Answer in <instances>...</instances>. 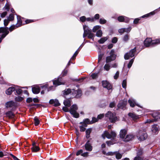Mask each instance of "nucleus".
<instances>
[{
	"mask_svg": "<svg viewBox=\"0 0 160 160\" xmlns=\"http://www.w3.org/2000/svg\"><path fill=\"white\" fill-rule=\"evenodd\" d=\"M18 27L15 25H12L9 28L8 27H0V33H2L1 37L0 38V43L1 42L2 40L9 33L8 29L10 32H12L13 30Z\"/></svg>",
	"mask_w": 160,
	"mask_h": 160,
	"instance_id": "f257e3e1",
	"label": "nucleus"
},
{
	"mask_svg": "<svg viewBox=\"0 0 160 160\" xmlns=\"http://www.w3.org/2000/svg\"><path fill=\"white\" fill-rule=\"evenodd\" d=\"M72 92L74 97L76 98L80 97L82 95V91L80 89L78 90H74L73 89H71L69 88L65 89L63 91L64 95H67Z\"/></svg>",
	"mask_w": 160,
	"mask_h": 160,
	"instance_id": "f03ea898",
	"label": "nucleus"
},
{
	"mask_svg": "<svg viewBox=\"0 0 160 160\" xmlns=\"http://www.w3.org/2000/svg\"><path fill=\"white\" fill-rule=\"evenodd\" d=\"M106 118H108L110 122H114L118 119L116 114L115 113H112L111 111H108L105 115Z\"/></svg>",
	"mask_w": 160,
	"mask_h": 160,
	"instance_id": "7ed1b4c3",
	"label": "nucleus"
},
{
	"mask_svg": "<svg viewBox=\"0 0 160 160\" xmlns=\"http://www.w3.org/2000/svg\"><path fill=\"white\" fill-rule=\"evenodd\" d=\"M160 43V39H159L152 41L151 38H147L144 42V45L146 47H148L150 45L157 44Z\"/></svg>",
	"mask_w": 160,
	"mask_h": 160,
	"instance_id": "20e7f679",
	"label": "nucleus"
},
{
	"mask_svg": "<svg viewBox=\"0 0 160 160\" xmlns=\"http://www.w3.org/2000/svg\"><path fill=\"white\" fill-rule=\"evenodd\" d=\"M137 136L138 139L142 141L145 140L147 137V134L144 130H139L137 134Z\"/></svg>",
	"mask_w": 160,
	"mask_h": 160,
	"instance_id": "39448f33",
	"label": "nucleus"
},
{
	"mask_svg": "<svg viewBox=\"0 0 160 160\" xmlns=\"http://www.w3.org/2000/svg\"><path fill=\"white\" fill-rule=\"evenodd\" d=\"M78 109V107L77 105L74 104L72 106L69 111L70 113L75 118H78L79 116V114L77 112Z\"/></svg>",
	"mask_w": 160,
	"mask_h": 160,
	"instance_id": "423d86ee",
	"label": "nucleus"
},
{
	"mask_svg": "<svg viewBox=\"0 0 160 160\" xmlns=\"http://www.w3.org/2000/svg\"><path fill=\"white\" fill-rule=\"evenodd\" d=\"M116 136V133L113 131L111 132L110 133H109L107 131H105L103 134H102V137L103 139H105L106 137L108 139H114Z\"/></svg>",
	"mask_w": 160,
	"mask_h": 160,
	"instance_id": "0eeeda50",
	"label": "nucleus"
},
{
	"mask_svg": "<svg viewBox=\"0 0 160 160\" xmlns=\"http://www.w3.org/2000/svg\"><path fill=\"white\" fill-rule=\"evenodd\" d=\"M110 55L106 58V62L107 63L111 62L115 59L116 57V55L115 53V51L112 49L109 53Z\"/></svg>",
	"mask_w": 160,
	"mask_h": 160,
	"instance_id": "6e6552de",
	"label": "nucleus"
},
{
	"mask_svg": "<svg viewBox=\"0 0 160 160\" xmlns=\"http://www.w3.org/2000/svg\"><path fill=\"white\" fill-rule=\"evenodd\" d=\"M136 48L130 51L129 53H127L124 55V58L126 60L130 58H132L134 56L135 52L136 51Z\"/></svg>",
	"mask_w": 160,
	"mask_h": 160,
	"instance_id": "1a4fd4ad",
	"label": "nucleus"
},
{
	"mask_svg": "<svg viewBox=\"0 0 160 160\" xmlns=\"http://www.w3.org/2000/svg\"><path fill=\"white\" fill-rule=\"evenodd\" d=\"M64 84V82H62V78H58L56 80L53 81V84L55 86V87Z\"/></svg>",
	"mask_w": 160,
	"mask_h": 160,
	"instance_id": "9d476101",
	"label": "nucleus"
},
{
	"mask_svg": "<svg viewBox=\"0 0 160 160\" xmlns=\"http://www.w3.org/2000/svg\"><path fill=\"white\" fill-rule=\"evenodd\" d=\"M102 84L103 87L107 88L108 90L111 89L112 88L111 84L107 81H102Z\"/></svg>",
	"mask_w": 160,
	"mask_h": 160,
	"instance_id": "9b49d317",
	"label": "nucleus"
},
{
	"mask_svg": "<svg viewBox=\"0 0 160 160\" xmlns=\"http://www.w3.org/2000/svg\"><path fill=\"white\" fill-rule=\"evenodd\" d=\"M49 103L50 104H53L55 107L59 106L60 105L59 101L57 99H51L49 102Z\"/></svg>",
	"mask_w": 160,
	"mask_h": 160,
	"instance_id": "f8f14e48",
	"label": "nucleus"
},
{
	"mask_svg": "<svg viewBox=\"0 0 160 160\" xmlns=\"http://www.w3.org/2000/svg\"><path fill=\"white\" fill-rule=\"evenodd\" d=\"M127 104V101H121L118 104V107L119 108L124 109Z\"/></svg>",
	"mask_w": 160,
	"mask_h": 160,
	"instance_id": "ddd939ff",
	"label": "nucleus"
},
{
	"mask_svg": "<svg viewBox=\"0 0 160 160\" xmlns=\"http://www.w3.org/2000/svg\"><path fill=\"white\" fill-rule=\"evenodd\" d=\"M118 19L120 22H125L127 23L129 21V19L128 18L123 16L119 17L118 18Z\"/></svg>",
	"mask_w": 160,
	"mask_h": 160,
	"instance_id": "4468645a",
	"label": "nucleus"
},
{
	"mask_svg": "<svg viewBox=\"0 0 160 160\" xmlns=\"http://www.w3.org/2000/svg\"><path fill=\"white\" fill-rule=\"evenodd\" d=\"M16 106L15 104L13 101H10L6 103V107L7 108H13Z\"/></svg>",
	"mask_w": 160,
	"mask_h": 160,
	"instance_id": "2eb2a0df",
	"label": "nucleus"
},
{
	"mask_svg": "<svg viewBox=\"0 0 160 160\" xmlns=\"http://www.w3.org/2000/svg\"><path fill=\"white\" fill-rule=\"evenodd\" d=\"M89 142V141H88L85 144L84 146L86 150L91 151L92 150V147Z\"/></svg>",
	"mask_w": 160,
	"mask_h": 160,
	"instance_id": "dca6fc26",
	"label": "nucleus"
},
{
	"mask_svg": "<svg viewBox=\"0 0 160 160\" xmlns=\"http://www.w3.org/2000/svg\"><path fill=\"white\" fill-rule=\"evenodd\" d=\"M128 102L129 103L130 106L132 107H134L135 105L138 107H139L138 104L136 103L135 100L132 98H130L128 100ZM140 107L142 108L140 106Z\"/></svg>",
	"mask_w": 160,
	"mask_h": 160,
	"instance_id": "f3484780",
	"label": "nucleus"
},
{
	"mask_svg": "<svg viewBox=\"0 0 160 160\" xmlns=\"http://www.w3.org/2000/svg\"><path fill=\"white\" fill-rule=\"evenodd\" d=\"M32 91L34 94H38L40 92V88L38 86H35L32 88Z\"/></svg>",
	"mask_w": 160,
	"mask_h": 160,
	"instance_id": "a211bd4d",
	"label": "nucleus"
},
{
	"mask_svg": "<svg viewBox=\"0 0 160 160\" xmlns=\"http://www.w3.org/2000/svg\"><path fill=\"white\" fill-rule=\"evenodd\" d=\"M159 127L156 124L153 125L152 127L151 130L153 133H157L159 131Z\"/></svg>",
	"mask_w": 160,
	"mask_h": 160,
	"instance_id": "6ab92c4d",
	"label": "nucleus"
},
{
	"mask_svg": "<svg viewBox=\"0 0 160 160\" xmlns=\"http://www.w3.org/2000/svg\"><path fill=\"white\" fill-rule=\"evenodd\" d=\"M127 133V130L125 129H122L120 132V137L124 140Z\"/></svg>",
	"mask_w": 160,
	"mask_h": 160,
	"instance_id": "aec40b11",
	"label": "nucleus"
},
{
	"mask_svg": "<svg viewBox=\"0 0 160 160\" xmlns=\"http://www.w3.org/2000/svg\"><path fill=\"white\" fill-rule=\"evenodd\" d=\"M128 116L132 118V119L135 121L139 118V116L137 115L136 114L132 113H129L128 114Z\"/></svg>",
	"mask_w": 160,
	"mask_h": 160,
	"instance_id": "412c9836",
	"label": "nucleus"
},
{
	"mask_svg": "<svg viewBox=\"0 0 160 160\" xmlns=\"http://www.w3.org/2000/svg\"><path fill=\"white\" fill-rule=\"evenodd\" d=\"M15 90V88L13 87L9 88L6 91V93L7 95H10L12 94V92Z\"/></svg>",
	"mask_w": 160,
	"mask_h": 160,
	"instance_id": "4be33fe9",
	"label": "nucleus"
},
{
	"mask_svg": "<svg viewBox=\"0 0 160 160\" xmlns=\"http://www.w3.org/2000/svg\"><path fill=\"white\" fill-rule=\"evenodd\" d=\"M142 153V150L141 149L139 150L138 152L137 156L134 158V160H143V159L142 158L138 156L141 155Z\"/></svg>",
	"mask_w": 160,
	"mask_h": 160,
	"instance_id": "5701e85b",
	"label": "nucleus"
},
{
	"mask_svg": "<svg viewBox=\"0 0 160 160\" xmlns=\"http://www.w3.org/2000/svg\"><path fill=\"white\" fill-rule=\"evenodd\" d=\"M134 138V136L132 135H127L123 141L125 142H128L132 140Z\"/></svg>",
	"mask_w": 160,
	"mask_h": 160,
	"instance_id": "b1692460",
	"label": "nucleus"
},
{
	"mask_svg": "<svg viewBox=\"0 0 160 160\" xmlns=\"http://www.w3.org/2000/svg\"><path fill=\"white\" fill-rule=\"evenodd\" d=\"M17 24H16L17 27H18L21 26L22 24V22L21 19V17L20 16L17 15Z\"/></svg>",
	"mask_w": 160,
	"mask_h": 160,
	"instance_id": "393cba45",
	"label": "nucleus"
},
{
	"mask_svg": "<svg viewBox=\"0 0 160 160\" xmlns=\"http://www.w3.org/2000/svg\"><path fill=\"white\" fill-rule=\"evenodd\" d=\"M63 103L65 106L70 107L71 105V100L69 99H66L64 101Z\"/></svg>",
	"mask_w": 160,
	"mask_h": 160,
	"instance_id": "a878e982",
	"label": "nucleus"
},
{
	"mask_svg": "<svg viewBox=\"0 0 160 160\" xmlns=\"http://www.w3.org/2000/svg\"><path fill=\"white\" fill-rule=\"evenodd\" d=\"M108 38V37L102 38L98 41V42L100 44H103L107 40Z\"/></svg>",
	"mask_w": 160,
	"mask_h": 160,
	"instance_id": "bb28decb",
	"label": "nucleus"
},
{
	"mask_svg": "<svg viewBox=\"0 0 160 160\" xmlns=\"http://www.w3.org/2000/svg\"><path fill=\"white\" fill-rule=\"evenodd\" d=\"M92 129L89 128L86 131V138H89L90 137V134L91 132Z\"/></svg>",
	"mask_w": 160,
	"mask_h": 160,
	"instance_id": "cd10ccee",
	"label": "nucleus"
},
{
	"mask_svg": "<svg viewBox=\"0 0 160 160\" xmlns=\"http://www.w3.org/2000/svg\"><path fill=\"white\" fill-rule=\"evenodd\" d=\"M83 28L84 32L86 33L87 34H88V33L91 31V30L89 29V28L86 25H84L83 26Z\"/></svg>",
	"mask_w": 160,
	"mask_h": 160,
	"instance_id": "c85d7f7f",
	"label": "nucleus"
},
{
	"mask_svg": "<svg viewBox=\"0 0 160 160\" xmlns=\"http://www.w3.org/2000/svg\"><path fill=\"white\" fill-rule=\"evenodd\" d=\"M6 115L7 117L10 118H13L14 117V114L11 111H8L6 113Z\"/></svg>",
	"mask_w": 160,
	"mask_h": 160,
	"instance_id": "c756f323",
	"label": "nucleus"
},
{
	"mask_svg": "<svg viewBox=\"0 0 160 160\" xmlns=\"http://www.w3.org/2000/svg\"><path fill=\"white\" fill-rule=\"evenodd\" d=\"M160 114V110H158V111L156 112H154L152 114V117L154 118L155 119L157 118V117H159V115Z\"/></svg>",
	"mask_w": 160,
	"mask_h": 160,
	"instance_id": "7c9ffc66",
	"label": "nucleus"
},
{
	"mask_svg": "<svg viewBox=\"0 0 160 160\" xmlns=\"http://www.w3.org/2000/svg\"><path fill=\"white\" fill-rule=\"evenodd\" d=\"M115 155L116 156V158L118 159H121L122 157V155L118 151L115 152Z\"/></svg>",
	"mask_w": 160,
	"mask_h": 160,
	"instance_id": "2f4dec72",
	"label": "nucleus"
},
{
	"mask_svg": "<svg viewBox=\"0 0 160 160\" xmlns=\"http://www.w3.org/2000/svg\"><path fill=\"white\" fill-rule=\"evenodd\" d=\"M31 149L32 152H36L39 150L40 148L38 146H36L32 147Z\"/></svg>",
	"mask_w": 160,
	"mask_h": 160,
	"instance_id": "473e14b6",
	"label": "nucleus"
},
{
	"mask_svg": "<svg viewBox=\"0 0 160 160\" xmlns=\"http://www.w3.org/2000/svg\"><path fill=\"white\" fill-rule=\"evenodd\" d=\"M102 30H98L96 34V35L97 37H101L102 36Z\"/></svg>",
	"mask_w": 160,
	"mask_h": 160,
	"instance_id": "72a5a7b5",
	"label": "nucleus"
},
{
	"mask_svg": "<svg viewBox=\"0 0 160 160\" xmlns=\"http://www.w3.org/2000/svg\"><path fill=\"white\" fill-rule=\"evenodd\" d=\"M79 48H79L76 51V52H75V53L73 54V56L71 58V59L73 60V59H74V58H75L76 56L77 55V54L78 53L79 51L80 50H79Z\"/></svg>",
	"mask_w": 160,
	"mask_h": 160,
	"instance_id": "f704fd0d",
	"label": "nucleus"
},
{
	"mask_svg": "<svg viewBox=\"0 0 160 160\" xmlns=\"http://www.w3.org/2000/svg\"><path fill=\"white\" fill-rule=\"evenodd\" d=\"M129 34L125 35L123 38V41L124 42H127L129 39Z\"/></svg>",
	"mask_w": 160,
	"mask_h": 160,
	"instance_id": "c9c22d12",
	"label": "nucleus"
},
{
	"mask_svg": "<svg viewBox=\"0 0 160 160\" xmlns=\"http://www.w3.org/2000/svg\"><path fill=\"white\" fill-rule=\"evenodd\" d=\"M7 19L10 21H13L14 19V16L13 14H10L9 16L7 18Z\"/></svg>",
	"mask_w": 160,
	"mask_h": 160,
	"instance_id": "e433bc0d",
	"label": "nucleus"
},
{
	"mask_svg": "<svg viewBox=\"0 0 160 160\" xmlns=\"http://www.w3.org/2000/svg\"><path fill=\"white\" fill-rule=\"evenodd\" d=\"M101 26L99 25H97L94 26L92 29V31L93 32H95L97 31L100 28Z\"/></svg>",
	"mask_w": 160,
	"mask_h": 160,
	"instance_id": "4c0bfd02",
	"label": "nucleus"
},
{
	"mask_svg": "<svg viewBox=\"0 0 160 160\" xmlns=\"http://www.w3.org/2000/svg\"><path fill=\"white\" fill-rule=\"evenodd\" d=\"M34 124L36 126L38 125L39 123V121L37 117H35L34 118Z\"/></svg>",
	"mask_w": 160,
	"mask_h": 160,
	"instance_id": "58836bf2",
	"label": "nucleus"
},
{
	"mask_svg": "<svg viewBox=\"0 0 160 160\" xmlns=\"http://www.w3.org/2000/svg\"><path fill=\"white\" fill-rule=\"evenodd\" d=\"M23 99V98L22 97L18 96L16 97L15 98V100L16 101L20 102L22 101Z\"/></svg>",
	"mask_w": 160,
	"mask_h": 160,
	"instance_id": "ea45409f",
	"label": "nucleus"
},
{
	"mask_svg": "<svg viewBox=\"0 0 160 160\" xmlns=\"http://www.w3.org/2000/svg\"><path fill=\"white\" fill-rule=\"evenodd\" d=\"M122 85L123 88H126L127 86V81L125 79L123 80L122 82Z\"/></svg>",
	"mask_w": 160,
	"mask_h": 160,
	"instance_id": "a19ab883",
	"label": "nucleus"
},
{
	"mask_svg": "<svg viewBox=\"0 0 160 160\" xmlns=\"http://www.w3.org/2000/svg\"><path fill=\"white\" fill-rule=\"evenodd\" d=\"M133 61H134V58L132 59L130 61V62L128 65V67L129 68H130L132 66V65L133 62Z\"/></svg>",
	"mask_w": 160,
	"mask_h": 160,
	"instance_id": "79ce46f5",
	"label": "nucleus"
},
{
	"mask_svg": "<svg viewBox=\"0 0 160 160\" xmlns=\"http://www.w3.org/2000/svg\"><path fill=\"white\" fill-rule=\"evenodd\" d=\"M88 38H89L92 39L93 38L94 36V34L93 33L91 32V31L88 33Z\"/></svg>",
	"mask_w": 160,
	"mask_h": 160,
	"instance_id": "37998d69",
	"label": "nucleus"
},
{
	"mask_svg": "<svg viewBox=\"0 0 160 160\" xmlns=\"http://www.w3.org/2000/svg\"><path fill=\"white\" fill-rule=\"evenodd\" d=\"M104 69L106 71H108L110 69V66L108 64H106L104 67Z\"/></svg>",
	"mask_w": 160,
	"mask_h": 160,
	"instance_id": "c03bdc74",
	"label": "nucleus"
},
{
	"mask_svg": "<svg viewBox=\"0 0 160 160\" xmlns=\"http://www.w3.org/2000/svg\"><path fill=\"white\" fill-rule=\"evenodd\" d=\"M106 20L104 18H101L99 20V22L101 24H104L106 23Z\"/></svg>",
	"mask_w": 160,
	"mask_h": 160,
	"instance_id": "a18cd8bd",
	"label": "nucleus"
},
{
	"mask_svg": "<svg viewBox=\"0 0 160 160\" xmlns=\"http://www.w3.org/2000/svg\"><path fill=\"white\" fill-rule=\"evenodd\" d=\"M10 22V21L8 19H5L4 20V26H7Z\"/></svg>",
	"mask_w": 160,
	"mask_h": 160,
	"instance_id": "49530a36",
	"label": "nucleus"
},
{
	"mask_svg": "<svg viewBox=\"0 0 160 160\" xmlns=\"http://www.w3.org/2000/svg\"><path fill=\"white\" fill-rule=\"evenodd\" d=\"M86 18L84 16H82L80 18V21L82 22H85V21L86 20Z\"/></svg>",
	"mask_w": 160,
	"mask_h": 160,
	"instance_id": "de8ad7c7",
	"label": "nucleus"
},
{
	"mask_svg": "<svg viewBox=\"0 0 160 160\" xmlns=\"http://www.w3.org/2000/svg\"><path fill=\"white\" fill-rule=\"evenodd\" d=\"M98 73H93L91 75V77L92 79H96L98 77Z\"/></svg>",
	"mask_w": 160,
	"mask_h": 160,
	"instance_id": "09e8293b",
	"label": "nucleus"
},
{
	"mask_svg": "<svg viewBox=\"0 0 160 160\" xmlns=\"http://www.w3.org/2000/svg\"><path fill=\"white\" fill-rule=\"evenodd\" d=\"M154 14V12H151L150 13H149L147 14H145V15L143 16H142V18H145V17H148L149 16L150 14L153 15Z\"/></svg>",
	"mask_w": 160,
	"mask_h": 160,
	"instance_id": "8fccbe9b",
	"label": "nucleus"
},
{
	"mask_svg": "<svg viewBox=\"0 0 160 160\" xmlns=\"http://www.w3.org/2000/svg\"><path fill=\"white\" fill-rule=\"evenodd\" d=\"M16 92L18 94H20L22 93V90L20 89H15Z\"/></svg>",
	"mask_w": 160,
	"mask_h": 160,
	"instance_id": "3c124183",
	"label": "nucleus"
},
{
	"mask_svg": "<svg viewBox=\"0 0 160 160\" xmlns=\"http://www.w3.org/2000/svg\"><path fill=\"white\" fill-rule=\"evenodd\" d=\"M104 115H105L103 113L100 114L98 115L97 118H98V119H101L104 117Z\"/></svg>",
	"mask_w": 160,
	"mask_h": 160,
	"instance_id": "603ef678",
	"label": "nucleus"
},
{
	"mask_svg": "<svg viewBox=\"0 0 160 160\" xmlns=\"http://www.w3.org/2000/svg\"><path fill=\"white\" fill-rule=\"evenodd\" d=\"M117 38L116 37H114L112 38V42L113 43H115L117 42Z\"/></svg>",
	"mask_w": 160,
	"mask_h": 160,
	"instance_id": "864d4df0",
	"label": "nucleus"
},
{
	"mask_svg": "<svg viewBox=\"0 0 160 160\" xmlns=\"http://www.w3.org/2000/svg\"><path fill=\"white\" fill-rule=\"evenodd\" d=\"M119 72L118 71H117L115 75L114 76V78L115 79H116L118 78L119 76Z\"/></svg>",
	"mask_w": 160,
	"mask_h": 160,
	"instance_id": "5fc2aeb1",
	"label": "nucleus"
},
{
	"mask_svg": "<svg viewBox=\"0 0 160 160\" xmlns=\"http://www.w3.org/2000/svg\"><path fill=\"white\" fill-rule=\"evenodd\" d=\"M86 20L88 21H91L93 22L94 21V18H88L86 19Z\"/></svg>",
	"mask_w": 160,
	"mask_h": 160,
	"instance_id": "6e6d98bb",
	"label": "nucleus"
},
{
	"mask_svg": "<svg viewBox=\"0 0 160 160\" xmlns=\"http://www.w3.org/2000/svg\"><path fill=\"white\" fill-rule=\"evenodd\" d=\"M115 152H108L106 154V155H107L113 156V155H115Z\"/></svg>",
	"mask_w": 160,
	"mask_h": 160,
	"instance_id": "4d7b16f0",
	"label": "nucleus"
},
{
	"mask_svg": "<svg viewBox=\"0 0 160 160\" xmlns=\"http://www.w3.org/2000/svg\"><path fill=\"white\" fill-rule=\"evenodd\" d=\"M7 12H4L1 14V17L2 18H3L6 16L7 14Z\"/></svg>",
	"mask_w": 160,
	"mask_h": 160,
	"instance_id": "13d9d810",
	"label": "nucleus"
},
{
	"mask_svg": "<svg viewBox=\"0 0 160 160\" xmlns=\"http://www.w3.org/2000/svg\"><path fill=\"white\" fill-rule=\"evenodd\" d=\"M154 121H155V120L153 119H147L146 122H145V123H151L152 122H153Z\"/></svg>",
	"mask_w": 160,
	"mask_h": 160,
	"instance_id": "bf43d9fd",
	"label": "nucleus"
},
{
	"mask_svg": "<svg viewBox=\"0 0 160 160\" xmlns=\"http://www.w3.org/2000/svg\"><path fill=\"white\" fill-rule=\"evenodd\" d=\"M68 107L66 106L62 108V110L65 112H68L69 110Z\"/></svg>",
	"mask_w": 160,
	"mask_h": 160,
	"instance_id": "052dcab7",
	"label": "nucleus"
},
{
	"mask_svg": "<svg viewBox=\"0 0 160 160\" xmlns=\"http://www.w3.org/2000/svg\"><path fill=\"white\" fill-rule=\"evenodd\" d=\"M106 143L108 146H110L111 145H113L114 143L112 141H107L106 142Z\"/></svg>",
	"mask_w": 160,
	"mask_h": 160,
	"instance_id": "680f3d73",
	"label": "nucleus"
},
{
	"mask_svg": "<svg viewBox=\"0 0 160 160\" xmlns=\"http://www.w3.org/2000/svg\"><path fill=\"white\" fill-rule=\"evenodd\" d=\"M103 57V54H100L98 55V62H100L102 60V58Z\"/></svg>",
	"mask_w": 160,
	"mask_h": 160,
	"instance_id": "e2e57ef3",
	"label": "nucleus"
},
{
	"mask_svg": "<svg viewBox=\"0 0 160 160\" xmlns=\"http://www.w3.org/2000/svg\"><path fill=\"white\" fill-rule=\"evenodd\" d=\"M125 28H122L118 30V32L120 33H122L125 32Z\"/></svg>",
	"mask_w": 160,
	"mask_h": 160,
	"instance_id": "0e129e2a",
	"label": "nucleus"
},
{
	"mask_svg": "<svg viewBox=\"0 0 160 160\" xmlns=\"http://www.w3.org/2000/svg\"><path fill=\"white\" fill-rule=\"evenodd\" d=\"M131 27H129L128 28H125V32H130L131 30Z\"/></svg>",
	"mask_w": 160,
	"mask_h": 160,
	"instance_id": "69168bd1",
	"label": "nucleus"
},
{
	"mask_svg": "<svg viewBox=\"0 0 160 160\" xmlns=\"http://www.w3.org/2000/svg\"><path fill=\"white\" fill-rule=\"evenodd\" d=\"M115 105L114 102H111L110 103L109 107L111 108L114 107Z\"/></svg>",
	"mask_w": 160,
	"mask_h": 160,
	"instance_id": "338daca9",
	"label": "nucleus"
},
{
	"mask_svg": "<svg viewBox=\"0 0 160 160\" xmlns=\"http://www.w3.org/2000/svg\"><path fill=\"white\" fill-rule=\"evenodd\" d=\"M83 152V150L82 149H80L76 153V155L78 156L80 155L81 154H82Z\"/></svg>",
	"mask_w": 160,
	"mask_h": 160,
	"instance_id": "774afa93",
	"label": "nucleus"
}]
</instances>
